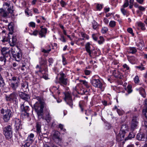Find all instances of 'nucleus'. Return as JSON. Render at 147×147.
Segmentation results:
<instances>
[{
  "instance_id": "nucleus-1",
  "label": "nucleus",
  "mask_w": 147,
  "mask_h": 147,
  "mask_svg": "<svg viewBox=\"0 0 147 147\" xmlns=\"http://www.w3.org/2000/svg\"><path fill=\"white\" fill-rule=\"evenodd\" d=\"M37 99H38V101L36 102L33 107L38 117H40V116H42L44 115V109H47L46 105L45 102L42 101L39 97Z\"/></svg>"
},
{
  "instance_id": "nucleus-2",
  "label": "nucleus",
  "mask_w": 147,
  "mask_h": 147,
  "mask_svg": "<svg viewBox=\"0 0 147 147\" xmlns=\"http://www.w3.org/2000/svg\"><path fill=\"white\" fill-rule=\"evenodd\" d=\"M35 69L36 70L35 72L36 75H38L40 78H43L46 80L48 79L47 73V66L46 68L44 69L37 65L35 67Z\"/></svg>"
},
{
  "instance_id": "nucleus-16",
  "label": "nucleus",
  "mask_w": 147,
  "mask_h": 147,
  "mask_svg": "<svg viewBox=\"0 0 147 147\" xmlns=\"http://www.w3.org/2000/svg\"><path fill=\"white\" fill-rule=\"evenodd\" d=\"M136 138L139 140L144 141L147 140V137L144 134L138 133L137 135Z\"/></svg>"
},
{
  "instance_id": "nucleus-7",
  "label": "nucleus",
  "mask_w": 147,
  "mask_h": 147,
  "mask_svg": "<svg viewBox=\"0 0 147 147\" xmlns=\"http://www.w3.org/2000/svg\"><path fill=\"white\" fill-rule=\"evenodd\" d=\"M60 133L58 131H54L53 132L52 136L55 142L57 143H59L61 142L62 138L60 137Z\"/></svg>"
},
{
  "instance_id": "nucleus-10",
  "label": "nucleus",
  "mask_w": 147,
  "mask_h": 147,
  "mask_svg": "<svg viewBox=\"0 0 147 147\" xmlns=\"http://www.w3.org/2000/svg\"><path fill=\"white\" fill-rule=\"evenodd\" d=\"M14 123V126L16 132H18L22 129V125L21 120L18 118H15L13 120Z\"/></svg>"
},
{
  "instance_id": "nucleus-44",
  "label": "nucleus",
  "mask_w": 147,
  "mask_h": 147,
  "mask_svg": "<svg viewBox=\"0 0 147 147\" xmlns=\"http://www.w3.org/2000/svg\"><path fill=\"white\" fill-rule=\"evenodd\" d=\"M123 69L125 71H129L130 68L126 64H124L122 66Z\"/></svg>"
},
{
  "instance_id": "nucleus-62",
  "label": "nucleus",
  "mask_w": 147,
  "mask_h": 147,
  "mask_svg": "<svg viewBox=\"0 0 147 147\" xmlns=\"http://www.w3.org/2000/svg\"><path fill=\"white\" fill-rule=\"evenodd\" d=\"M127 31L130 34L134 35V33L133 32V30L131 28H128L127 29Z\"/></svg>"
},
{
  "instance_id": "nucleus-26",
  "label": "nucleus",
  "mask_w": 147,
  "mask_h": 147,
  "mask_svg": "<svg viewBox=\"0 0 147 147\" xmlns=\"http://www.w3.org/2000/svg\"><path fill=\"white\" fill-rule=\"evenodd\" d=\"M39 63L40 64V66H41H41L44 65H45V68H46V67L47 66V65H46L47 63V61L45 59H43L42 58H39Z\"/></svg>"
},
{
  "instance_id": "nucleus-35",
  "label": "nucleus",
  "mask_w": 147,
  "mask_h": 147,
  "mask_svg": "<svg viewBox=\"0 0 147 147\" xmlns=\"http://www.w3.org/2000/svg\"><path fill=\"white\" fill-rule=\"evenodd\" d=\"M127 129L126 125L125 124L123 125L121 127V132L125 134V130H126Z\"/></svg>"
},
{
  "instance_id": "nucleus-40",
  "label": "nucleus",
  "mask_w": 147,
  "mask_h": 147,
  "mask_svg": "<svg viewBox=\"0 0 147 147\" xmlns=\"http://www.w3.org/2000/svg\"><path fill=\"white\" fill-rule=\"evenodd\" d=\"M109 25L110 27L114 28L116 25V22L115 21H111L109 22Z\"/></svg>"
},
{
  "instance_id": "nucleus-36",
  "label": "nucleus",
  "mask_w": 147,
  "mask_h": 147,
  "mask_svg": "<svg viewBox=\"0 0 147 147\" xmlns=\"http://www.w3.org/2000/svg\"><path fill=\"white\" fill-rule=\"evenodd\" d=\"M99 39V40L98 41V43L100 45L103 44L105 41V40L103 37L100 36Z\"/></svg>"
},
{
  "instance_id": "nucleus-18",
  "label": "nucleus",
  "mask_w": 147,
  "mask_h": 147,
  "mask_svg": "<svg viewBox=\"0 0 147 147\" xmlns=\"http://www.w3.org/2000/svg\"><path fill=\"white\" fill-rule=\"evenodd\" d=\"M18 94L20 97L26 101H28L29 98V95L22 92H18Z\"/></svg>"
},
{
  "instance_id": "nucleus-47",
  "label": "nucleus",
  "mask_w": 147,
  "mask_h": 147,
  "mask_svg": "<svg viewBox=\"0 0 147 147\" xmlns=\"http://www.w3.org/2000/svg\"><path fill=\"white\" fill-rule=\"evenodd\" d=\"M132 86L131 85H128L127 87V92L129 94L132 92Z\"/></svg>"
},
{
  "instance_id": "nucleus-33",
  "label": "nucleus",
  "mask_w": 147,
  "mask_h": 147,
  "mask_svg": "<svg viewBox=\"0 0 147 147\" xmlns=\"http://www.w3.org/2000/svg\"><path fill=\"white\" fill-rule=\"evenodd\" d=\"M43 147H58L57 146L52 143H48L44 145Z\"/></svg>"
},
{
  "instance_id": "nucleus-25",
  "label": "nucleus",
  "mask_w": 147,
  "mask_h": 147,
  "mask_svg": "<svg viewBox=\"0 0 147 147\" xmlns=\"http://www.w3.org/2000/svg\"><path fill=\"white\" fill-rule=\"evenodd\" d=\"M0 16L2 17H7L8 16L7 13L2 8L0 9Z\"/></svg>"
},
{
  "instance_id": "nucleus-29",
  "label": "nucleus",
  "mask_w": 147,
  "mask_h": 147,
  "mask_svg": "<svg viewBox=\"0 0 147 147\" xmlns=\"http://www.w3.org/2000/svg\"><path fill=\"white\" fill-rule=\"evenodd\" d=\"M137 51L136 48L134 47H130L128 50L129 53L133 54L135 53Z\"/></svg>"
},
{
  "instance_id": "nucleus-60",
  "label": "nucleus",
  "mask_w": 147,
  "mask_h": 147,
  "mask_svg": "<svg viewBox=\"0 0 147 147\" xmlns=\"http://www.w3.org/2000/svg\"><path fill=\"white\" fill-rule=\"evenodd\" d=\"M59 86L58 88L57 87L55 86H53L51 88V89L53 91H57L59 89Z\"/></svg>"
},
{
  "instance_id": "nucleus-58",
  "label": "nucleus",
  "mask_w": 147,
  "mask_h": 147,
  "mask_svg": "<svg viewBox=\"0 0 147 147\" xmlns=\"http://www.w3.org/2000/svg\"><path fill=\"white\" fill-rule=\"evenodd\" d=\"M59 127L61 130H63L64 132L66 131V129L63 128V125L62 124H60L59 125Z\"/></svg>"
},
{
  "instance_id": "nucleus-46",
  "label": "nucleus",
  "mask_w": 147,
  "mask_h": 147,
  "mask_svg": "<svg viewBox=\"0 0 147 147\" xmlns=\"http://www.w3.org/2000/svg\"><path fill=\"white\" fill-rule=\"evenodd\" d=\"M135 136V134L134 133L132 132H130L129 134V135L128 136V139H131L132 138H134Z\"/></svg>"
},
{
  "instance_id": "nucleus-61",
  "label": "nucleus",
  "mask_w": 147,
  "mask_h": 147,
  "mask_svg": "<svg viewBox=\"0 0 147 147\" xmlns=\"http://www.w3.org/2000/svg\"><path fill=\"white\" fill-rule=\"evenodd\" d=\"M92 36L93 39L95 41H97L98 39V38L95 34H93L92 35Z\"/></svg>"
},
{
  "instance_id": "nucleus-56",
  "label": "nucleus",
  "mask_w": 147,
  "mask_h": 147,
  "mask_svg": "<svg viewBox=\"0 0 147 147\" xmlns=\"http://www.w3.org/2000/svg\"><path fill=\"white\" fill-rule=\"evenodd\" d=\"M62 62L63 65H65L67 63L66 62V58L63 55L62 56Z\"/></svg>"
},
{
  "instance_id": "nucleus-30",
  "label": "nucleus",
  "mask_w": 147,
  "mask_h": 147,
  "mask_svg": "<svg viewBox=\"0 0 147 147\" xmlns=\"http://www.w3.org/2000/svg\"><path fill=\"white\" fill-rule=\"evenodd\" d=\"M17 50H18V47H14V46L12 47V48H11L10 50H9L10 51V52L11 53L12 55L13 54H15L16 53V51Z\"/></svg>"
},
{
  "instance_id": "nucleus-49",
  "label": "nucleus",
  "mask_w": 147,
  "mask_h": 147,
  "mask_svg": "<svg viewBox=\"0 0 147 147\" xmlns=\"http://www.w3.org/2000/svg\"><path fill=\"white\" fill-rule=\"evenodd\" d=\"M81 34L82 37L85 38L87 40H88L89 39V37L88 35L83 33H82Z\"/></svg>"
},
{
  "instance_id": "nucleus-17",
  "label": "nucleus",
  "mask_w": 147,
  "mask_h": 147,
  "mask_svg": "<svg viewBox=\"0 0 147 147\" xmlns=\"http://www.w3.org/2000/svg\"><path fill=\"white\" fill-rule=\"evenodd\" d=\"M41 29L39 32V36L41 38L45 37L47 32V30L46 28H43L42 26L40 27Z\"/></svg>"
},
{
  "instance_id": "nucleus-34",
  "label": "nucleus",
  "mask_w": 147,
  "mask_h": 147,
  "mask_svg": "<svg viewBox=\"0 0 147 147\" xmlns=\"http://www.w3.org/2000/svg\"><path fill=\"white\" fill-rule=\"evenodd\" d=\"M25 12L26 14L28 16H32V15L30 11L28 8H27L25 10Z\"/></svg>"
},
{
  "instance_id": "nucleus-32",
  "label": "nucleus",
  "mask_w": 147,
  "mask_h": 147,
  "mask_svg": "<svg viewBox=\"0 0 147 147\" xmlns=\"http://www.w3.org/2000/svg\"><path fill=\"white\" fill-rule=\"evenodd\" d=\"M8 28L9 30L10 31V32L9 33V34H12L13 33L12 32L13 31L14 28L13 26L12 25L11 23L9 24Z\"/></svg>"
},
{
  "instance_id": "nucleus-8",
  "label": "nucleus",
  "mask_w": 147,
  "mask_h": 147,
  "mask_svg": "<svg viewBox=\"0 0 147 147\" xmlns=\"http://www.w3.org/2000/svg\"><path fill=\"white\" fill-rule=\"evenodd\" d=\"M63 93L65 96V100L67 104L72 108L73 103L71 94L68 92H65Z\"/></svg>"
},
{
  "instance_id": "nucleus-12",
  "label": "nucleus",
  "mask_w": 147,
  "mask_h": 147,
  "mask_svg": "<svg viewBox=\"0 0 147 147\" xmlns=\"http://www.w3.org/2000/svg\"><path fill=\"white\" fill-rule=\"evenodd\" d=\"M10 53V51L7 47H3L1 50L2 54L7 60L11 58Z\"/></svg>"
},
{
  "instance_id": "nucleus-55",
  "label": "nucleus",
  "mask_w": 147,
  "mask_h": 147,
  "mask_svg": "<svg viewBox=\"0 0 147 147\" xmlns=\"http://www.w3.org/2000/svg\"><path fill=\"white\" fill-rule=\"evenodd\" d=\"M117 113L119 115H123V111L119 109H117Z\"/></svg>"
},
{
  "instance_id": "nucleus-45",
  "label": "nucleus",
  "mask_w": 147,
  "mask_h": 147,
  "mask_svg": "<svg viewBox=\"0 0 147 147\" xmlns=\"http://www.w3.org/2000/svg\"><path fill=\"white\" fill-rule=\"evenodd\" d=\"M8 11L9 12V13H8V14L10 13L12 16H13L14 15V14L13 13L14 10L13 9V7H10V8H9L8 9Z\"/></svg>"
},
{
  "instance_id": "nucleus-21",
  "label": "nucleus",
  "mask_w": 147,
  "mask_h": 147,
  "mask_svg": "<svg viewBox=\"0 0 147 147\" xmlns=\"http://www.w3.org/2000/svg\"><path fill=\"white\" fill-rule=\"evenodd\" d=\"M113 75L115 78H118L119 79H122L123 78V76L119 71L114 70L113 72Z\"/></svg>"
},
{
  "instance_id": "nucleus-50",
  "label": "nucleus",
  "mask_w": 147,
  "mask_h": 147,
  "mask_svg": "<svg viewBox=\"0 0 147 147\" xmlns=\"http://www.w3.org/2000/svg\"><path fill=\"white\" fill-rule=\"evenodd\" d=\"M134 81L135 83L137 84L139 83L140 80L138 76H136L134 78Z\"/></svg>"
},
{
  "instance_id": "nucleus-53",
  "label": "nucleus",
  "mask_w": 147,
  "mask_h": 147,
  "mask_svg": "<svg viewBox=\"0 0 147 147\" xmlns=\"http://www.w3.org/2000/svg\"><path fill=\"white\" fill-rule=\"evenodd\" d=\"M60 3L61 6L63 7H65V6H66L67 5V3H66L64 1H63V0H61L60 1Z\"/></svg>"
},
{
  "instance_id": "nucleus-37",
  "label": "nucleus",
  "mask_w": 147,
  "mask_h": 147,
  "mask_svg": "<svg viewBox=\"0 0 147 147\" xmlns=\"http://www.w3.org/2000/svg\"><path fill=\"white\" fill-rule=\"evenodd\" d=\"M36 127L37 132L40 133L41 131V125L40 124L38 123H37L36 124Z\"/></svg>"
},
{
  "instance_id": "nucleus-23",
  "label": "nucleus",
  "mask_w": 147,
  "mask_h": 147,
  "mask_svg": "<svg viewBox=\"0 0 147 147\" xmlns=\"http://www.w3.org/2000/svg\"><path fill=\"white\" fill-rule=\"evenodd\" d=\"M34 135L33 133H31L29 135L26 140V141L32 144L34 140Z\"/></svg>"
},
{
  "instance_id": "nucleus-4",
  "label": "nucleus",
  "mask_w": 147,
  "mask_h": 147,
  "mask_svg": "<svg viewBox=\"0 0 147 147\" xmlns=\"http://www.w3.org/2000/svg\"><path fill=\"white\" fill-rule=\"evenodd\" d=\"M1 113L3 117V119L5 122L8 121L13 115V113L9 109L5 110L3 109L0 110Z\"/></svg>"
},
{
  "instance_id": "nucleus-20",
  "label": "nucleus",
  "mask_w": 147,
  "mask_h": 147,
  "mask_svg": "<svg viewBox=\"0 0 147 147\" xmlns=\"http://www.w3.org/2000/svg\"><path fill=\"white\" fill-rule=\"evenodd\" d=\"M90 43L89 42H88L86 44L85 47L86 51L88 53L90 56L91 57V54L92 51L90 49Z\"/></svg>"
},
{
  "instance_id": "nucleus-15",
  "label": "nucleus",
  "mask_w": 147,
  "mask_h": 147,
  "mask_svg": "<svg viewBox=\"0 0 147 147\" xmlns=\"http://www.w3.org/2000/svg\"><path fill=\"white\" fill-rule=\"evenodd\" d=\"M13 57L14 59L17 61H20L22 58V54L21 51L19 50L18 52L15 54H13Z\"/></svg>"
},
{
  "instance_id": "nucleus-39",
  "label": "nucleus",
  "mask_w": 147,
  "mask_h": 147,
  "mask_svg": "<svg viewBox=\"0 0 147 147\" xmlns=\"http://www.w3.org/2000/svg\"><path fill=\"white\" fill-rule=\"evenodd\" d=\"M84 104V102L83 101H80L79 102V106L81 109V111L82 112H83V111Z\"/></svg>"
},
{
  "instance_id": "nucleus-6",
  "label": "nucleus",
  "mask_w": 147,
  "mask_h": 147,
  "mask_svg": "<svg viewBox=\"0 0 147 147\" xmlns=\"http://www.w3.org/2000/svg\"><path fill=\"white\" fill-rule=\"evenodd\" d=\"M60 77L59 78V81L58 82L55 81L56 84L59 83L61 85H67V79L65 78L66 77V75L63 73L62 71L60 72Z\"/></svg>"
},
{
  "instance_id": "nucleus-42",
  "label": "nucleus",
  "mask_w": 147,
  "mask_h": 147,
  "mask_svg": "<svg viewBox=\"0 0 147 147\" xmlns=\"http://www.w3.org/2000/svg\"><path fill=\"white\" fill-rule=\"evenodd\" d=\"M96 6L97 10L100 11L102 8V5L101 4H97Z\"/></svg>"
},
{
  "instance_id": "nucleus-5",
  "label": "nucleus",
  "mask_w": 147,
  "mask_h": 147,
  "mask_svg": "<svg viewBox=\"0 0 147 147\" xmlns=\"http://www.w3.org/2000/svg\"><path fill=\"white\" fill-rule=\"evenodd\" d=\"M9 80L10 81L9 84L10 87L13 90H16L20 84L19 80H17L16 77L13 76Z\"/></svg>"
},
{
  "instance_id": "nucleus-64",
  "label": "nucleus",
  "mask_w": 147,
  "mask_h": 147,
  "mask_svg": "<svg viewBox=\"0 0 147 147\" xmlns=\"http://www.w3.org/2000/svg\"><path fill=\"white\" fill-rule=\"evenodd\" d=\"M144 125L143 126V127L145 129L146 131H147V121H145L144 122Z\"/></svg>"
},
{
  "instance_id": "nucleus-31",
  "label": "nucleus",
  "mask_w": 147,
  "mask_h": 147,
  "mask_svg": "<svg viewBox=\"0 0 147 147\" xmlns=\"http://www.w3.org/2000/svg\"><path fill=\"white\" fill-rule=\"evenodd\" d=\"M92 28L94 30H97L98 28V23L94 20L92 22Z\"/></svg>"
},
{
  "instance_id": "nucleus-14",
  "label": "nucleus",
  "mask_w": 147,
  "mask_h": 147,
  "mask_svg": "<svg viewBox=\"0 0 147 147\" xmlns=\"http://www.w3.org/2000/svg\"><path fill=\"white\" fill-rule=\"evenodd\" d=\"M138 119L137 116H134L133 117L131 125V129L134 130L137 128V127L138 124Z\"/></svg>"
},
{
  "instance_id": "nucleus-28",
  "label": "nucleus",
  "mask_w": 147,
  "mask_h": 147,
  "mask_svg": "<svg viewBox=\"0 0 147 147\" xmlns=\"http://www.w3.org/2000/svg\"><path fill=\"white\" fill-rule=\"evenodd\" d=\"M20 108L22 111H24L26 112H27L29 110V107L27 106H25L24 104L21 105Z\"/></svg>"
},
{
  "instance_id": "nucleus-27",
  "label": "nucleus",
  "mask_w": 147,
  "mask_h": 147,
  "mask_svg": "<svg viewBox=\"0 0 147 147\" xmlns=\"http://www.w3.org/2000/svg\"><path fill=\"white\" fill-rule=\"evenodd\" d=\"M136 25L140 27L141 29L142 30H146V28L145 27V24L141 22H137L136 23Z\"/></svg>"
},
{
  "instance_id": "nucleus-24",
  "label": "nucleus",
  "mask_w": 147,
  "mask_h": 147,
  "mask_svg": "<svg viewBox=\"0 0 147 147\" xmlns=\"http://www.w3.org/2000/svg\"><path fill=\"white\" fill-rule=\"evenodd\" d=\"M136 90L138 91L140 94L144 98L146 97V93L145 91L142 87H140L138 88H136Z\"/></svg>"
},
{
  "instance_id": "nucleus-54",
  "label": "nucleus",
  "mask_w": 147,
  "mask_h": 147,
  "mask_svg": "<svg viewBox=\"0 0 147 147\" xmlns=\"http://www.w3.org/2000/svg\"><path fill=\"white\" fill-rule=\"evenodd\" d=\"M32 144L26 141V142L23 145V147H29Z\"/></svg>"
},
{
  "instance_id": "nucleus-41",
  "label": "nucleus",
  "mask_w": 147,
  "mask_h": 147,
  "mask_svg": "<svg viewBox=\"0 0 147 147\" xmlns=\"http://www.w3.org/2000/svg\"><path fill=\"white\" fill-rule=\"evenodd\" d=\"M121 11L124 16H128L129 15L128 11H126L124 9L122 8L121 9Z\"/></svg>"
},
{
  "instance_id": "nucleus-19",
  "label": "nucleus",
  "mask_w": 147,
  "mask_h": 147,
  "mask_svg": "<svg viewBox=\"0 0 147 147\" xmlns=\"http://www.w3.org/2000/svg\"><path fill=\"white\" fill-rule=\"evenodd\" d=\"M125 134L121 132L116 136V140L118 142L121 141L124 138Z\"/></svg>"
},
{
  "instance_id": "nucleus-43",
  "label": "nucleus",
  "mask_w": 147,
  "mask_h": 147,
  "mask_svg": "<svg viewBox=\"0 0 147 147\" xmlns=\"http://www.w3.org/2000/svg\"><path fill=\"white\" fill-rule=\"evenodd\" d=\"M108 31V29L107 27H103L101 30V32L102 34L106 33Z\"/></svg>"
},
{
  "instance_id": "nucleus-13",
  "label": "nucleus",
  "mask_w": 147,
  "mask_h": 147,
  "mask_svg": "<svg viewBox=\"0 0 147 147\" xmlns=\"http://www.w3.org/2000/svg\"><path fill=\"white\" fill-rule=\"evenodd\" d=\"M92 85L96 88L102 89V84L101 82L98 79H93L91 81Z\"/></svg>"
},
{
  "instance_id": "nucleus-3",
  "label": "nucleus",
  "mask_w": 147,
  "mask_h": 147,
  "mask_svg": "<svg viewBox=\"0 0 147 147\" xmlns=\"http://www.w3.org/2000/svg\"><path fill=\"white\" fill-rule=\"evenodd\" d=\"M3 134L7 140L11 139L13 136V131L11 125H9L5 127L3 129Z\"/></svg>"
},
{
  "instance_id": "nucleus-52",
  "label": "nucleus",
  "mask_w": 147,
  "mask_h": 147,
  "mask_svg": "<svg viewBox=\"0 0 147 147\" xmlns=\"http://www.w3.org/2000/svg\"><path fill=\"white\" fill-rule=\"evenodd\" d=\"M81 82L87 88L89 87V86L88 84V82L84 80L81 81Z\"/></svg>"
},
{
  "instance_id": "nucleus-9",
  "label": "nucleus",
  "mask_w": 147,
  "mask_h": 147,
  "mask_svg": "<svg viewBox=\"0 0 147 147\" xmlns=\"http://www.w3.org/2000/svg\"><path fill=\"white\" fill-rule=\"evenodd\" d=\"M45 115L40 116L42 119L45 120L47 123H49L52 119V117L50 115V111L49 108L46 109L45 112Z\"/></svg>"
},
{
  "instance_id": "nucleus-22",
  "label": "nucleus",
  "mask_w": 147,
  "mask_h": 147,
  "mask_svg": "<svg viewBox=\"0 0 147 147\" xmlns=\"http://www.w3.org/2000/svg\"><path fill=\"white\" fill-rule=\"evenodd\" d=\"M17 39L16 36H12L11 40H9V43L11 46L13 47L16 45Z\"/></svg>"
},
{
  "instance_id": "nucleus-11",
  "label": "nucleus",
  "mask_w": 147,
  "mask_h": 147,
  "mask_svg": "<svg viewBox=\"0 0 147 147\" xmlns=\"http://www.w3.org/2000/svg\"><path fill=\"white\" fill-rule=\"evenodd\" d=\"M17 94L15 92H13L9 95L7 96L6 97V100L11 102H15L16 103L18 99L17 98Z\"/></svg>"
},
{
  "instance_id": "nucleus-51",
  "label": "nucleus",
  "mask_w": 147,
  "mask_h": 147,
  "mask_svg": "<svg viewBox=\"0 0 147 147\" xmlns=\"http://www.w3.org/2000/svg\"><path fill=\"white\" fill-rule=\"evenodd\" d=\"M38 34H39V32L37 30H35L32 32L30 33V34L31 35H33L34 36H36Z\"/></svg>"
},
{
  "instance_id": "nucleus-63",
  "label": "nucleus",
  "mask_w": 147,
  "mask_h": 147,
  "mask_svg": "<svg viewBox=\"0 0 147 147\" xmlns=\"http://www.w3.org/2000/svg\"><path fill=\"white\" fill-rule=\"evenodd\" d=\"M60 40L63 42H66V40L63 36H61L60 38Z\"/></svg>"
},
{
  "instance_id": "nucleus-57",
  "label": "nucleus",
  "mask_w": 147,
  "mask_h": 147,
  "mask_svg": "<svg viewBox=\"0 0 147 147\" xmlns=\"http://www.w3.org/2000/svg\"><path fill=\"white\" fill-rule=\"evenodd\" d=\"M129 5L128 1V0H125L124 4L123 5L124 7H127Z\"/></svg>"
},
{
  "instance_id": "nucleus-48",
  "label": "nucleus",
  "mask_w": 147,
  "mask_h": 147,
  "mask_svg": "<svg viewBox=\"0 0 147 147\" xmlns=\"http://www.w3.org/2000/svg\"><path fill=\"white\" fill-rule=\"evenodd\" d=\"M5 85L3 79L0 80V89L3 88Z\"/></svg>"
},
{
  "instance_id": "nucleus-59",
  "label": "nucleus",
  "mask_w": 147,
  "mask_h": 147,
  "mask_svg": "<svg viewBox=\"0 0 147 147\" xmlns=\"http://www.w3.org/2000/svg\"><path fill=\"white\" fill-rule=\"evenodd\" d=\"M29 26L32 27H35V23L34 22H31L29 24Z\"/></svg>"
},
{
  "instance_id": "nucleus-38",
  "label": "nucleus",
  "mask_w": 147,
  "mask_h": 147,
  "mask_svg": "<svg viewBox=\"0 0 147 147\" xmlns=\"http://www.w3.org/2000/svg\"><path fill=\"white\" fill-rule=\"evenodd\" d=\"M7 60L5 58V57L3 55V56H1L0 57V61L3 62L4 61V63H3V65H5L7 61Z\"/></svg>"
}]
</instances>
